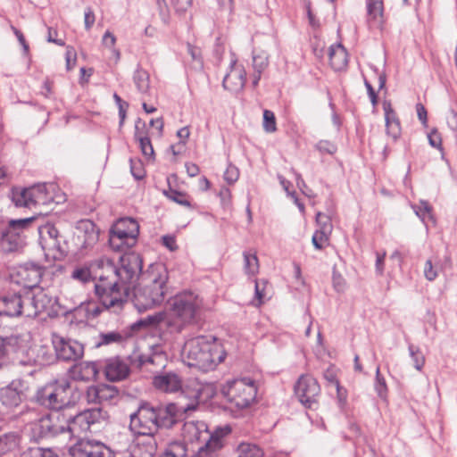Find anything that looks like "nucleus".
I'll list each match as a JSON object with an SVG mask.
<instances>
[{
  "instance_id": "f257e3e1",
  "label": "nucleus",
  "mask_w": 457,
  "mask_h": 457,
  "mask_svg": "<svg viewBox=\"0 0 457 457\" xmlns=\"http://www.w3.org/2000/svg\"><path fill=\"white\" fill-rule=\"evenodd\" d=\"M101 271L95 284V292L106 309L120 310L128 302L131 287H134L142 270V259L136 253H127L116 266L109 258L97 260Z\"/></svg>"
},
{
  "instance_id": "f03ea898",
  "label": "nucleus",
  "mask_w": 457,
  "mask_h": 457,
  "mask_svg": "<svg viewBox=\"0 0 457 457\" xmlns=\"http://www.w3.org/2000/svg\"><path fill=\"white\" fill-rule=\"evenodd\" d=\"M108 422L109 414L105 410L92 408L69 420L59 412L43 415L30 424V429L35 438L54 436L65 432L72 436H79L87 432L98 433Z\"/></svg>"
},
{
  "instance_id": "7ed1b4c3",
  "label": "nucleus",
  "mask_w": 457,
  "mask_h": 457,
  "mask_svg": "<svg viewBox=\"0 0 457 457\" xmlns=\"http://www.w3.org/2000/svg\"><path fill=\"white\" fill-rule=\"evenodd\" d=\"M222 345L212 336H199L187 339L181 350L183 361L203 371L213 370L224 361Z\"/></svg>"
},
{
  "instance_id": "20e7f679",
  "label": "nucleus",
  "mask_w": 457,
  "mask_h": 457,
  "mask_svg": "<svg viewBox=\"0 0 457 457\" xmlns=\"http://www.w3.org/2000/svg\"><path fill=\"white\" fill-rule=\"evenodd\" d=\"M168 275L163 267L152 271L137 286L132 287L133 303L138 312H144L162 303L166 293Z\"/></svg>"
},
{
  "instance_id": "39448f33",
  "label": "nucleus",
  "mask_w": 457,
  "mask_h": 457,
  "mask_svg": "<svg viewBox=\"0 0 457 457\" xmlns=\"http://www.w3.org/2000/svg\"><path fill=\"white\" fill-rule=\"evenodd\" d=\"M228 432L229 430L220 428L211 433L204 422L187 421L182 427L181 436L184 445L198 444L197 453L203 450L206 453V457H216L215 453L222 447V438Z\"/></svg>"
},
{
  "instance_id": "423d86ee",
  "label": "nucleus",
  "mask_w": 457,
  "mask_h": 457,
  "mask_svg": "<svg viewBox=\"0 0 457 457\" xmlns=\"http://www.w3.org/2000/svg\"><path fill=\"white\" fill-rule=\"evenodd\" d=\"M175 409V404L169 405L165 411L143 404L130 415L129 429L135 436H154L163 424L162 414H174Z\"/></svg>"
},
{
  "instance_id": "0eeeda50",
  "label": "nucleus",
  "mask_w": 457,
  "mask_h": 457,
  "mask_svg": "<svg viewBox=\"0 0 457 457\" xmlns=\"http://www.w3.org/2000/svg\"><path fill=\"white\" fill-rule=\"evenodd\" d=\"M202 299L192 292H183L174 296L170 302V311L175 321H171V331L180 332L184 326L192 323L201 309Z\"/></svg>"
},
{
  "instance_id": "6e6552de",
  "label": "nucleus",
  "mask_w": 457,
  "mask_h": 457,
  "mask_svg": "<svg viewBox=\"0 0 457 457\" xmlns=\"http://www.w3.org/2000/svg\"><path fill=\"white\" fill-rule=\"evenodd\" d=\"M64 200V195L55 184L35 185L13 195V202L17 206L28 208L48 205L52 203L61 204Z\"/></svg>"
},
{
  "instance_id": "1a4fd4ad",
  "label": "nucleus",
  "mask_w": 457,
  "mask_h": 457,
  "mask_svg": "<svg viewBox=\"0 0 457 457\" xmlns=\"http://www.w3.org/2000/svg\"><path fill=\"white\" fill-rule=\"evenodd\" d=\"M221 394L236 408L245 409L255 401L257 385L250 378H236L222 386Z\"/></svg>"
},
{
  "instance_id": "9d476101",
  "label": "nucleus",
  "mask_w": 457,
  "mask_h": 457,
  "mask_svg": "<svg viewBox=\"0 0 457 457\" xmlns=\"http://www.w3.org/2000/svg\"><path fill=\"white\" fill-rule=\"evenodd\" d=\"M179 392L188 399V403H179V407L176 406L175 411L187 412L195 410L200 403H205L214 397L216 387L212 383H203L196 378H190L186 383L182 381V388Z\"/></svg>"
},
{
  "instance_id": "9b49d317",
  "label": "nucleus",
  "mask_w": 457,
  "mask_h": 457,
  "mask_svg": "<svg viewBox=\"0 0 457 457\" xmlns=\"http://www.w3.org/2000/svg\"><path fill=\"white\" fill-rule=\"evenodd\" d=\"M139 233V225L132 218H121L111 228L110 245L116 250L132 247Z\"/></svg>"
},
{
  "instance_id": "f8f14e48",
  "label": "nucleus",
  "mask_w": 457,
  "mask_h": 457,
  "mask_svg": "<svg viewBox=\"0 0 457 457\" xmlns=\"http://www.w3.org/2000/svg\"><path fill=\"white\" fill-rule=\"evenodd\" d=\"M71 385L66 379L46 384L37 394L38 402L50 409L60 410L70 403Z\"/></svg>"
},
{
  "instance_id": "ddd939ff",
  "label": "nucleus",
  "mask_w": 457,
  "mask_h": 457,
  "mask_svg": "<svg viewBox=\"0 0 457 457\" xmlns=\"http://www.w3.org/2000/svg\"><path fill=\"white\" fill-rule=\"evenodd\" d=\"M39 244L49 261L62 260L66 256L57 228L51 223L38 227Z\"/></svg>"
},
{
  "instance_id": "4468645a",
  "label": "nucleus",
  "mask_w": 457,
  "mask_h": 457,
  "mask_svg": "<svg viewBox=\"0 0 457 457\" xmlns=\"http://www.w3.org/2000/svg\"><path fill=\"white\" fill-rule=\"evenodd\" d=\"M36 217L12 220L8 227L2 232L1 246L6 252H12L18 249L22 244L21 233Z\"/></svg>"
},
{
  "instance_id": "2eb2a0df",
  "label": "nucleus",
  "mask_w": 457,
  "mask_h": 457,
  "mask_svg": "<svg viewBox=\"0 0 457 457\" xmlns=\"http://www.w3.org/2000/svg\"><path fill=\"white\" fill-rule=\"evenodd\" d=\"M24 294L26 317L35 318L53 305V298L40 287H36Z\"/></svg>"
},
{
  "instance_id": "dca6fc26",
  "label": "nucleus",
  "mask_w": 457,
  "mask_h": 457,
  "mask_svg": "<svg viewBox=\"0 0 457 457\" xmlns=\"http://www.w3.org/2000/svg\"><path fill=\"white\" fill-rule=\"evenodd\" d=\"M141 367L152 373H158L168 363L167 346L163 344H155L150 346L149 353L139 356Z\"/></svg>"
},
{
  "instance_id": "f3484780",
  "label": "nucleus",
  "mask_w": 457,
  "mask_h": 457,
  "mask_svg": "<svg viewBox=\"0 0 457 457\" xmlns=\"http://www.w3.org/2000/svg\"><path fill=\"white\" fill-rule=\"evenodd\" d=\"M295 392L302 404L310 408L317 402L320 388L313 377L303 375L295 386Z\"/></svg>"
},
{
  "instance_id": "a211bd4d",
  "label": "nucleus",
  "mask_w": 457,
  "mask_h": 457,
  "mask_svg": "<svg viewBox=\"0 0 457 457\" xmlns=\"http://www.w3.org/2000/svg\"><path fill=\"white\" fill-rule=\"evenodd\" d=\"M52 343L58 359L63 361H76L83 356L84 346L78 341L67 340L60 336L54 335Z\"/></svg>"
},
{
  "instance_id": "6ab92c4d",
  "label": "nucleus",
  "mask_w": 457,
  "mask_h": 457,
  "mask_svg": "<svg viewBox=\"0 0 457 457\" xmlns=\"http://www.w3.org/2000/svg\"><path fill=\"white\" fill-rule=\"evenodd\" d=\"M246 72L242 64H238L235 55L232 56L229 65V71L223 79L222 85L224 88L237 92L241 90L245 83Z\"/></svg>"
},
{
  "instance_id": "aec40b11",
  "label": "nucleus",
  "mask_w": 457,
  "mask_h": 457,
  "mask_svg": "<svg viewBox=\"0 0 457 457\" xmlns=\"http://www.w3.org/2000/svg\"><path fill=\"white\" fill-rule=\"evenodd\" d=\"M25 294H13L0 298V316L26 317Z\"/></svg>"
},
{
  "instance_id": "412c9836",
  "label": "nucleus",
  "mask_w": 457,
  "mask_h": 457,
  "mask_svg": "<svg viewBox=\"0 0 457 457\" xmlns=\"http://www.w3.org/2000/svg\"><path fill=\"white\" fill-rule=\"evenodd\" d=\"M117 395L116 387L106 384L88 386L86 391V400L88 403L103 404L111 402Z\"/></svg>"
},
{
  "instance_id": "4be33fe9",
  "label": "nucleus",
  "mask_w": 457,
  "mask_h": 457,
  "mask_svg": "<svg viewBox=\"0 0 457 457\" xmlns=\"http://www.w3.org/2000/svg\"><path fill=\"white\" fill-rule=\"evenodd\" d=\"M44 273V269L35 263H25L21 265L17 270V276L20 280L19 283L26 287L34 289L41 280Z\"/></svg>"
},
{
  "instance_id": "5701e85b",
  "label": "nucleus",
  "mask_w": 457,
  "mask_h": 457,
  "mask_svg": "<svg viewBox=\"0 0 457 457\" xmlns=\"http://www.w3.org/2000/svg\"><path fill=\"white\" fill-rule=\"evenodd\" d=\"M134 137L138 143L142 154L148 160L154 159V151L145 122L140 118L135 121Z\"/></svg>"
},
{
  "instance_id": "b1692460",
  "label": "nucleus",
  "mask_w": 457,
  "mask_h": 457,
  "mask_svg": "<svg viewBox=\"0 0 457 457\" xmlns=\"http://www.w3.org/2000/svg\"><path fill=\"white\" fill-rule=\"evenodd\" d=\"M154 386L164 393H177L182 388V379L175 372H166L155 375L153 379Z\"/></svg>"
},
{
  "instance_id": "393cba45",
  "label": "nucleus",
  "mask_w": 457,
  "mask_h": 457,
  "mask_svg": "<svg viewBox=\"0 0 457 457\" xmlns=\"http://www.w3.org/2000/svg\"><path fill=\"white\" fill-rule=\"evenodd\" d=\"M23 384L21 380H12L0 390V401L7 407H16L22 400Z\"/></svg>"
},
{
  "instance_id": "a878e982",
  "label": "nucleus",
  "mask_w": 457,
  "mask_h": 457,
  "mask_svg": "<svg viewBox=\"0 0 457 457\" xmlns=\"http://www.w3.org/2000/svg\"><path fill=\"white\" fill-rule=\"evenodd\" d=\"M383 110L385 112L386 134L394 141H396L402 133L399 118L392 108L390 102L385 101L383 103Z\"/></svg>"
},
{
  "instance_id": "bb28decb",
  "label": "nucleus",
  "mask_w": 457,
  "mask_h": 457,
  "mask_svg": "<svg viewBox=\"0 0 457 457\" xmlns=\"http://www.w3.org/2000/svg\"><path fill=\"white\" fill-rule=\"evenodd\" d=\"M104 372L108 380L120 381L128 377L129 368L125 361L120 358H112L107 361Z\"/></svg>"
},
{
  "instance_id": "cd10ccee",
  "label": "nucleus",
  "mask_w": 457,
  "mask_h": 457,
  "mask_svg": "<svg viewBox=\"0 0 457 457\" xmlns=\"http://www.w3.org/2000/svg\"><path fill=\"white\" fill-rule=\"evenodd\" d=\"M96 262L97 261L90 265H76L71 271L70 278L83 285L92 282L95 277H98L99 273H101L97 269Z\"/></svg>"
},
{
  "instance_id": "c85d7f7f",
  "label": "nucleus",
  "mask_w": 457,
  "mask_h": 457,
  "mask_svg": "<svg viewBox=\"0 0 457 457\" xmlns=\"http://www.w3.org/2000/svg\"><path fill=\"white\" fill-rule=\"evenodd\" d=\"M98 370L95 362L81 361L71 367L70 375L72 379L79 381H90L96 378Z\"/></svg>"
},
{
  "instance_id": "c756f323",
  "label": "nucleus",
  "mask_w": 457,
  "mask_h": 457,
  "mask_svg": "<svg viewBox=\"0 0 457 457\" xmlns=\"http://www.w3.org/2000/svg\"><path fill=\"white\" fill-rule=\"evenodd\" d=\"M133 448L135 457H154L157 451V442L154 436H137Z\"/></svg>"
},
{
  "instance_id": "7c9ffc66",
  "label": "nucleus",
  "mask_w": 457,
  "mask_h": 457,
  "mask_svg": "<svg viewBox=\"0 0 457 457\" xmlns=\"http://www.w3.org/2000/svg\"><path fill=\"white\" fill-rule=\"evenodd\" d=\"M367 12L370 26L381 29L385 22L383 0H367Z\"/></svg>"
},
{
  "instance_id": "2f4dec72",
  "label": "nucleus",
  "mask_w": 457,
  "mask_h": 457,
  "mask_svg": "<svg viewBox=\"0 0 457 457\" xmlns=\"http://www.w3.org/2000/svg\"><path fill=\"white\" fill-rule=\"evenodd\" d=\"M252 67H253V86L256 87L262 78V72L269 66V54L266 51L261 50L259 52L253 51L252 54Z\"/></svg>"
},
{
  "instance_id": "473e14b6",
  "label": "nucleus",
  "mask_w": 457,
  "mask_h": 457,
  "mask_svg": "<svg viewBox=\"0 0 457 457\" xmlns=\"http://www.w3.org/2000/svg\"><path fill=\"white\" fill-rule=\"evenodd\" d=\"M330 65L335 71L344 70L347 63V53L341 44L333 45L328 52Z\"/></svg>"
},
{
  "instance_id": "72a5a7b5",
  "label": "nucleus",
  "mask_w": 457,
  "mask_h": 457,
  "mask_svg": "<svg viewBox=\"0 0 457 457\" xmlns=\"http://www.w3.org/2000/svg\"><path fill=\"white\" fill-rule=\"evenodd\" d=\"M21 437L16 432L0 436V457L11 453L19 448Z\"/></svg>"
},
{
  "instance_id": "f704fd0d",
  "label": "nucleus",
  "mask_w": 457,
  "mask_h": 457,
  "mask_svg": "<svg viewBox=\"0 0 457 457\" xmlns=\"http://www.w3.org/2000/svg\"><path fill=\"white\" fill-rule=\"evenodd\" d=\"M451 266V258L445 256L443 261L436 262L435 264L431 260H428L424 265V276L429 280L433 281L436 278L440 271H443L446 267Z\"/></svg>"
},
{
  "instance_id": "c9c22d12",
  "label": "nucleus",
  "mask_w": 457,
  "mask_h": 457,
  "mask_svg": "<svg viewBox=\"0 0 457 457\" xmlns=\"http://www.w3.org/2000/svg\"><path fill=\"white\" fill-rule=\"evenodd\" d=\"M77 230L79 233H84V245L87 246L95 244L98 240V230L90 220L79 221Z\"/></svg>"
},
{
  "instance_id": "e433bc0d",
  "label": "nucleus",
  "mask_w": 457,
  "mask_h": 457,
  "mask_svg": "<svg viewBox=\"0 0 457 457\" xmlns=\"http://www.w3.org/2000/svg\"><path fill=\"white\" fill-rule=\"evenodd\" d=\"M138 324L145 327L159 326L162 328V326H166L171 328V320L167 318L164 312H162L148 315L145 318L141 319L138 321Z\"/></svg>"
},
{
  "instance_id": "4c0bfd02",
  "label": "nucleus",
  "mask_w": 457,
  "mask_h": 457,
  "mask_svg": "<svg viewBox=\"0 0 457 457\" xmlns=\"http://www.w3.org/2000/svg\"><path fill=\"white\" fill-rule=\"evenodd\" d=\"M124 336L119 331H108L100 333L96 341V346L101 347L110 345H120L124 341Z\"/></svg>"
},
{
  "instance_id": "58836bf2",
  "label": "nucleus",
  "mask_w": 457,
  "mask_h": 457,
  "mask_svg": "<svg viewBox=\"0 0 457 457\" xmlns=\"http://www.w3.org/2000/svg\"><path fill=\"white\" fill-rule=\"evenodd\" d=\"M133 80L137 91L142 95H148L150 90V78L146 71L137 69Z\"/></svg>"
},
{
  "instance_id": "ea45409f",
  "label": "nucleus",
  "mask_w": 457,
  "mask_h": 457,
  "mask_svg": "<svg viewBox=\"0 0 457 457\" xmlns=\"http://www.w3.org/2000/svg\"><path fill=\"white\" fill-rule=\"evenodd\" d=\"M32 352L36 353L33 361L38 365H47L54 361V356L48 346L36 345Z\"/></svg>"
},
{
  "instance_id": "a19ab883",
  "label": "nucleus",
  "mask_w": 457,
  "mask_h": 457,
  "mask_svg": "<svg viewBox=\"0 0 457 457\" xmlns=\"http://www.w3.org/2000/svg\"><path fill=\"white\" fill-rule=\"evenodd\" d=\"M244 270L248 276H255L259 272V261L256 253L246 251L243 253Z\"/></svg>"
},
{
  "instance_id": "79ce46f5",
  "label": "nucleus",
  "mask_w": 457,
  "mask_h": 457,
  "mask_svg": "<svg viewBox=\"0 0 457 457\" xmlns=\"http://www.w3.org/2000/svg\"><path fill=\"white\" fill-rule=\"evenodd\" d=\"M237 457H264V453L254 444L241 443L237 447Z\"/></svg>"
},
{
  "instance_id": "37998d69",
  "label": "nucleus",
  "mask_w": 457,
  "mask_h": 457,
  "mask_svg": "<svg viewBox=\"0 0 457 457\" xmlns=\"http://www.w3.org/2000/svg\"><path fill=\"white\" fill-rule=\"evenodd\" d=\"M93 441L80 440L70 448L71 457H88Z\"/></svg>"
},
{
  "instance_id": "c03bdc74",
  "label": "nucleus",
  "mask_w": 457,
  "mask_h": 457,
  "mask_svg": "<svg viewBox=\"0 0 457 457\" xmlns=\"http://www.w3.org/2000/svg\"><path fill=\"white\" fill-rule=\"evenodd\" d=\"M161 457H187V449L183 443H170Z\"/></svg>"
},
{
  "instance_id": "a18cd8bd",
  "label": "nucleus",
  "mask_w": 457,
  "mask_h": 457,
  "mask_svg": "<svg viewBox=\"0 0 457 457\" xmlns=\"http://www.w3.org/2000/svg\"><path fill=\"white\" fill-rule=\"evenodd\" d=\"M409 353L412 360L414 368L417 370L420 371L425 365L426 360H425L424 354L422 353V352L420 351V349L419 347L414 346V345L409 346Z\"/></svg>"
},
{
  "instance_id": "49530a36",
  "label": "nucleus",
  "mask_w": 457,
  "mask_h": 457,
  "mask_svg": "<svg viewBox=\"0 0 457 457\" xmlns=\"http://www.w3.org/2000/svg\"><path fill=\"white\" fill-rule=\"evenodd\" d=\"M163 194L167 198L180 205L187 207L190 206V202L187 199V195L182 192H179L177 190L170 188L169 190H164Z\"/></svg>"
},
{
  "instance_id": "de8ad7c7",
  "label": "nucleus",
  "mask_w": 457,
  "mask_h": 457,
  "mask_svg": "<svg viewBox=\"0 0 457 457\" xmlns=\"http://www.w3.org/2000/svg\"><path fill=\"white\" fill-rule=\"evenodd\" d=\"M58 455L50 448L32 447L22 454V457H57Z\"/></svg>"
},
{
  "instance_id": "09e8293b",
  "label": "nucleus",
  "mask_w": 457,
  "mask_h": 457,
  "mask_svg": "<svg viewBox=\"0 0 457 457\" xmlns=\"http://www.w3.org/2000/svg\"><path fill=\"white\" fill-rule=\"evenodd\" d=\"M262 126L267 133H273L277 130L276 118L273 112L264 110Z\"/></svg>"
},
{
  "instance_id": "8fccbe9b",
  "label": "nucleus",
  "mask_w": 457,
  "mask_h": 457,
  "mask_svg": "<svg viewBox=\"0 0 457 457\" xmlns=\"http://www.w3.org/2000/svg\"><path fill=\"white\" fill-rule=\"evenodd\" d=\"M316 222L319 226L318 230L325 231V233L332 232V223L330 218L326 214L319 212L316 213Z\"/></svg>"
},
{
  "instance_id": "3c124183",
  "label": "nucleus",
  "mask_w": 457,
  "mask_h": 457,
  "mask_svg": "<svg viewBox=\"0 0 457 457\" xmlns=\"http://www.w3.org/2000/svg\"><path fill=\"white\" fill-rule=\"evenodd\" d=\"M375 390L377 391L378 396L382 399L386 398L387 387L386 384V380L380 375L379 367L376 370V383H375Z\"/></svg>"
},
{
  "instance_id": "603ef678",
  "label": "nucleus",
  "mask_w": 457,
  "mask_h": 457,
  "mask_svg": "<svg viewBox=\"0 0 457 457\" xmlns=\"http://www.w3.org/2000/svg\"><path fill=\"white\" fill-rule=\"evenodd\" d=\"M413 209L416 215L420 217L423 222H425L427 218L429 220L433 219L431 207L427 202L421 201L420 206H414Z\"/></svg>"
},
{
  "instance_id": "864d4df0",
  "label": "nucleus",
  "mask_w": 457,
  "mask_h": 457,
  "mask_svg": "<svg viewBox=\"0 0 457 457\" xmlns=\"http://www.w3.org/2000/svg\"><path fill=\"white\" fill-rule=\"evenodd\" d=\"M79 309L86 312V316L87 319L96 318L102 312L100 306L94 302H88L85 304H81Z\"/></svg>"
},
{
  "instance_id": "5fc2aeb1",
  "label": "nucleus",
  "mask_w": 457,
  "mask_h": 457,
  "mask_svg": "<svg viewBox=\"0 0 457 457\" xmlns=\"http://www.w3.org/2000/svg\"><path fill=\"white\" fill-rule=\"evenodd\" d=\"M330 233H325V231L316 230L312 236V244L314 247L320 250L324 247L325 243L328 242Z\"/></svg>"
},
{
  "instance_id": "6e6d98bb",
  "label": "nucleus",
  "mask_w": 457,
  "mask_h": 457,
  "mask_svg": "<svg viewBox=\"0 0 457 457\" xmlns=\"http://www.w3.org/2000/svg\"><path fill=\"white\" fill-rule=\"evenodd\" d=\"M315 147L322 154H334L337 150V145L334 143L328 141V140L319 141L316 144Z\"/></svg>"
},
{
  "instance_id": "4d7b16f0",
  "label": "nucleus",
  "mask_w": 457,
  "mask_h": 457,
  "mask_svg": "<svg viewBox=\"0 0 457 457\" xmlns=\"http://www.w3.org/2000/svg\"><path fill=\"white\" fill-rule=\"evenodd\" d=\"M187 50L188 54L191 56L192 60L195 62L196 66L198 68H202L203 59L201 49L195 46L191 45L190 43H187Z\"/></svg>"
},
{
  "instance_id": "13d9d810",
  "label": "nucleus",
  "mask_w": 457,
  "mask_h": 457,
  "mask_svg": "<svg viewBox=\"0 0 457 457\" xmlns=\"http://www.w3.org/2000/svg\"><path fill=\"white\" fill-rule=\"evenodd\" d=\"M65 60H66L67 70L68 71L71 70L76 64L77 53H76L75 49L71 46H68L66 47Z\"/></svg>"
},
{
  "instance_id": "bf43d9fd",
  "label": "nucleus",
  "mask_w": 457,
  "mask_h": 457,
  "mask_svg": "<svg viewBox=\"0 0 457 457\" xmlns=\"http://www.w3.org/2000/svg\"><path fill=\"white\" fill-rule=\"evenodd\" d=\"M239 178L238 169L235 166L229 165L224 172V179L229 183H235Z\"/></svg>"
},
{
  "instance_id": "052dcab7",
  "label": "nucleus",
  "mask_w": 457,
  "mask_h": 457,
  "mask_svg": "<svg viewBox=\"0 0 457 457\" xmlns=\"http://www.w3.org/2000/svg\"><path fill=\"white\" fill-rule=\"evenodd\" d=\"M177 12H185L192 4V0H170Z\"/></svg>"
},
{
  "instance_id": "680f3d73",
  "label": "nucleus",
  "mask_w": 457,
  "mask_h": 457,
  "mask_svg": "<svg viewBox=\"0 0 457 457\" xmlns=\"http://www.w3.org/2000/svg\"><path fill=\"white\" fill-rule=\"evenodd\" d=\"M428 142L431 146L441 149L442 147V138L440 134L436 129L431 130V132L428 135Z\"/></svg>"
},
{
  "instance_id": "e2e57ef3",
  "label": "nucleus",
  "mask_w": 457,
  "mask_h": 457,
  "mask_svg": "<svg viewBox=\"0 0 457 457\" xmlns=\"http://www.w3.org/2000/svg\"><path fill=\"white\" fill-rule=\"evenodd\" d=\"M102 43L103 45L109 48L110 50L113 49L114 46H115V44H116V37L112 33L110 32L109 30H107L104 36H103V38H102Z\"/></svg>"
},
{
  "instance_id": "0e129e2a",
  "label": "nucleus",
  "mask_w": 457,
  "mask_h": 457,
  "mask_svg": "<svg viewBox=\"0 0 457 457\" xmlns=\"http://www.w3.org/2000/svg\"><path fill=\"white\" fill-rule=\"evenodd\" d=\"M346 282L345 278L338 273L333 274V286L337 292H343L345 288Z\"/></svg>"
},
{
  "instance_id": "69168bd1",
  "label": "nucleus",
  "mask_w": 457,
  "mask_h": 457,
  "mask_svg": "<svg viewBox=\"0 0 457 457\" xmlns=\"http://www.w3.org/2000/svg\"><path fill=\"white\" fill-rule=\"evenodd\" d=\"M96 457H115L113 452L102 443L96 445Z\"/></svg>"
},
{
  "instance_id": "338daca9",
  "label": "nucleus",
  "mask_w": 457,
  "mask_h": 457,
  "mask_svg": "<svg viewBox=\"0 0 457 457\" xmlns=\"http://www.w3.org/2000/svg\"><path fill=\"white\" fill-rule=\"evenodd\" d=\"M84 22L87 30L90 29L95 23V14L91 8H87L85 10Z\"/></svg>"
},
{
  "instance_id": "774afa93",
  "label": "nucleus",
  "mask_w": 457,
  "mask_h": 457,
  "mask_svg": "<svg viewBox=\"0 0 457 457\" xmlns=\"http://www.w3.org/2000/svg\"><path fill=\"white\" fill-rule=\"evenodd\" d=\"M448 127L453 130L457 131V112L451 110L446 117Z\"/></svg>"
}]
</instances>
